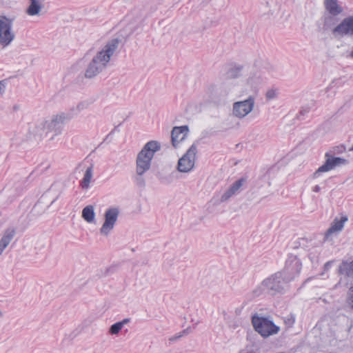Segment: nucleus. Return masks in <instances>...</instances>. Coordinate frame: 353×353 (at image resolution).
Instances as JSON below:
<instances>
[{
  "instance_id": "obj_1",
  "label": "nucleus",
  "mask_w": 353,
  "mask_h": 353,
  "mask_svg": "<svg viewBox=\"0 0 353 353\" xmlns=\"http://www.w3.org/2000/svg\"><path fill=\"white\" fill-rule=\"evenodd\" d=\"M70 121L65 112L52 114L50 118L42 120L30 129L28 139L32 142H39L45 134L49 140H54L61 134L63 125Z\"/></svg>"
},
{
  "instance_id": "obj_2",
  "label": "nucleus",
  "mask_w": 353,
  "mask_h": 353,
  "mask_svg": "<svg viewBox=\"0 0 353 353\" xmlns=\"http://www.w3.org/2000/svg\"><path fill=\"white\" fill-rule=\"evenodd\" d=\"M121 39L114 38L107 42L88 63L85 70L84 76L87 79H93L101 73L110 61L112 56L118 49Z\"/></svg>"
},
{
  "instance_id": "obj_3",
  "label": "nucleus",
  "mask_w": 353,
  "mask_h": 353,
  "mask_svg": "<svg viewBox=\"0 0 353 353\" xmlns=\"http://www.w3.org/2000/svg\"><path fill=\"white\" fill-rule=\"evenodd\" d=\"M161 149L160 143L157 141L148 142L138 153L136 159V184L141 188L145 185L143 174L150 169L154 153Z\"/></svg>"
},
{
  "instance_id": "obj_4",
  "label": "nucleus",
  "mask_w": 353,
  "mask_h": 353,
  "mask_svg": "<svg viewBox=\"0 0 353 353\" xmlns=\"http://www.w3.org/2000/svg\"><path fill=\"white\" fill-rule=\"evenodd\" d=\"M290 282V278L285 276L281 272H278L265 279L253 291L255 296L268 293L270 295L284 293Z\"/></svg>"
},
{
  "instance_id": "obj_5",
  "label": "nucleus",
  "mask_w": 353,
  "mask_h": 353,
  "mask_svg": "<svg viewBox=\"0 0 353 353\" xmlns=\"http://www.w3.org/2000/svg\"><path fill=\"white\" fill-rule=\"evenodd\" d=\"M252 322L255 330L263 337L276 334L279 331V327L265 317L254 316Z\"/></svg>"
},
{
  "instance_id": "obj_6",
  "label": "nucleus",
  "mask_w": 353,
  "mask_h": 353,
  "mask_svg": "<svg viewBox=\"0 0 353 353\" xmlns=\"http://www.w3.org/2000/svg\"><path fill=\"white\" fill-rule=\"evenodd\" d=\"M12 25L13 20L7 17L0 19V46L2 48L8 47L15 39Z\"/></svg>"
},
{
  "instance_id": "obj_7",
  "label": "nucleus",
  "mask_w": 353,
  "mask_h": 353,
  "mask_svg": "<svg viewBox=\"0 0 353 353\" xmlns=\"http://www.w3.org/2000/svg\"><path fill=\"white\" fill-rule=\"evenodd\" d=\"M197 148L193 144L187 152L179 159L177 170L179 172L188 173L194 167Z\"/></svg>"
},
{
  "instance_id": "obj_8",
  "label": "nucleus",
  "mask_w": 353,
  "mask_h": 353,
  "mask_svg": "<svg viewBox=\"0 0 353 353\" xmlns=\"http://www.w3.org/2000/svg\"><path fill=\"white\" fill-rule=\"evenodd\" d=\"M120 210L118 207L108 208L104 213V222L100 228V234L102 236H108L114 229L118 220Z\"/></svg>"
},
{
  "instance_id": "obj_9",
  "label": "nucleus",
  "mask_w": 353,
  "mask_h": 353,
  "mask_svg": "<svg viewBox=\"0 0 353 353\" xmlns=\"http://www.w3.org/2000/svg\"><path fill=\"white\" fill-rule=\"evenodd\" d=\"M325 157L326 161L324 164L320 166L312 175L311 179L312 180L321 178L323 172H327L337 166L345 165L347 163V160L341 157H332L328 152L325 154Z\"/></svg>"
},
{
  "instance_id": "obj_10",
  "label": "nucleus",
  "mask_w": 353,
  "mask_h": 353,
  "mask_svg": "<svg viewBox=\"0 0 353 353\" xmlns=\"http://www.w3.org/2000/svg\"><path fill=\"white\" fill-rule=\"evenodd\" d=\"M255 98L249 96L243 101L234 102L232 105V114L239 119H243L249 114L254 109Z\"/></svg>"
},
{
  "instance_id": "obj_11",
  "label": "nucleus",
  "mask_w": 353,
  "mask_h": 353,
  "mask_svg": "<svg viewBox=\"0 0 353 353\" xmlns=\"http://www.w3.org/2000/svg\"><path fill=\"white\" fill-rule=\"evenodd\" d=\"M301 268L302 263L299 257L296 254H291L288 256L285 268L281 272L285 276L290 277L291 281L299 274Z\"/></svg>"
},
{
  "instance_id": "obj_12",
  "label": "nucleus",
  "mask_w": 353,
  "mask_h": 353,
  "mask_svg": "<svg viewBox=\"0 0 353 353\" xmlns=\"http://www.w3.org/2000/svg\"><path fill=\"white\" fill-rule=\"evenodd\" d=\"M332 34L336 38L344 37L353 38V16L344 18L332 28Z\"/></svg>"
},
{
  "instance_id": "obj_13",
  "label": "nucleus",
  "mask_w": 353,
  "mask_h": 353,
  "mask_svg": "<svg viewBox=\"0 0 353 353\" xmlns=\"http://www.w3.org/2000/svg\"><path fill=\"white\" fill-rule=\"evenodd\" d=\"M338 274L341 276L339 285L347 286L351 283L353 279V260L349 259L343 261L339 266Z\"/></svg>"
},
{
  "instance_id": "obj_14",
  "label": "nucleus",
  "mask_w": 353,
  "mask_h": 353,
  "mask_svg": "<svg viewBox=\"0 0 353 353\" xmlns=\"http://www.w3.org/2000/svg\"><path fill=\"white\" fill-rule=\"evenodd\" d=\"M188 132V127L187 125L173 128L171 133V139L174 148H176L179 142L185 139Z\"/></svg>"
},
{
  "instance_id": "obj_15",
  "label": "nucleus",
  "mask_w": 353,
  "mask_h": 353,
  "mask_svg": "<svg viewBox=\"0 0 353 353\" xmlns=\"http://www.w3.org/2000/svg\"><path fill=\"white\" fill-rule=\"evenodd\" d=\"M16 235V229L10 227L5 230L0 239V256L3 254L5 249L10 245L14 236Z\"/></svg>"
},
{
  "instance_id": "obj_16",
  "label": "nucleus",
  "mask_w": 353,
  "mask_h": 353,
  "mask_svg": "<svg viewBox=\"0 0 353 353\" xmlns=\"http://www.w3.org/2000/svg\"><path fill=\"white\" fill-rule=\"evenodd\" d=\"M244 179H241L235 181L221 196L220 201L225 202L232 196L236 195L241 191V188L244 183Z\"/></svg>"
},
{
  "instance_id": "obj_17",
  "label": "nucleus",
  "mask_w": 353,
  "mask_h": 353,
  "mask_svg": "<svg viewBox=\"0 0 353 353\" xmlns=\"http://www.w3.org/2000/svg\"><path fill=\"white\" fill-rule=\"evenodd\" d=\"M347 219L345 216H343L341 219V220H338L335 219L333 223L331 224V226L327 229L325 234L324 241H329L332 239V235L334 233L339 232L342 230L344 226V223L347 221Z\"/></svg>"
},
{
  "instance_id": "obj_18",
  "label": "nucleus",
  "mask_w": 353,
  "mask_h": 353,
  "mask_svg": "<svg viewBox=\"0 0 353 353\" xmlns=\"http://www.w3.org/2000/svg\"><path fill=\"white\" fill-rule=\"evenodd\" d=\"M325 11L332 16H338L343 12V8L339 4L338 0H324Z\"/></svg>"
},
{
  "instance_id": "obj_19",
  "label": "nucleus",
  "mask_w": 353,
  "mask_h": 353,
  "mask_svg": "<svg viewBox=\"0 0 353 353\" xmlns=\"http://www.w3.org/2000/svg\"><path fill=\"white\" fill-rule=\"evenodd\" d=\"M263 77L260 71L251 72L247 79V84L252 90H256L263 83Z\"/></svg>"
},
{
  "instance_id": "obj_20",
  "label": "nucleus",
  "mask_w": 353,
  "mask_h": 353,
  "mask_svg": "<svg viewBox=\"0 0 353 353\" xmlns=\"http://www.w3.org/2000/svg\"><path fill=\"white\" fill-rule=\"evenodd\" d=\"M89 105L90 103L88 101H81L77 105L71 107L68 111H65V113L68 116L69 119L71 120L81 112L88 108Z\"/></svg>"
},
{
  "instance_id": "obj_21",
  "label": "nucleus",
  "mask_w": 353,
  "mask_h": 353,
  "mask_svg": "<svg viewBox=\"0 0 353 353\" xmlns=\"http://www.w3.org/2000/svg\"><path fill=\"white\" fill-rule=\"evenodd\" d=\"M42 7L41 0H30V4L26 8V13L29 16H39Z\"/></svg>"
},
{
  "instance_id": "obj_22",
  "label": "nucleus",
  "mask_w": 353,
  "mask_h": 353,
  "mask_svg": "<svg viewBox=\"0 0 353 353\" xmlns=\"http://www.w3.org/2000/svg\"><path fill=\"white\" fill-rule=\"evenodd\" d=\"M245 66L240 64H234L230 67L227 72L229 78L236 79L243 75Z\"/></svg>"
},
{
  "instance_id": "obj_23",
  "label": "nucleus",
  "mask_w": 353,
  "mask_h": 353,
  "mask_svg": "<svg viewBox=\"0 0 353 353\" xmlns=\"http://www.w3.org/2000/svg\"><path fill=\"white\" fill-rule=\"evenodd\" d=\"M82 217L88 223H93L95 219L94 208L92 205H87L82 210Z\"/></svg>"
},
{
  "instance_id": "obj_24",
  "label": "nucleus",
  "mask_w": 353,
  "mask_h": 353,
  "mask_svg": "<svg viewBox=\"0 0 353 353\" xmlns=\"http://www.w3.org/2000/svg\"><path fill=\"white\" fill-rule=\"evenodd\" d=\"M208 93L214 99L226 96L228 94V92L223 90V87L212 85L208 88Z\"/></svg>"
},
{
  "instance_id": "obj_25",
  "label": "nucleus",
  "mask_w": 353,
  "mask_h": 353,
  "mask_svg": "<svg viewBox=\"0 0 353 353\" xmlns=\"http://www.w3.org/2000/svg\"><path fill=\"white\" fill-rule=\"evenodd\" d=\"M93 176V167L92 165L87 168L84 176L81 181V187L83 189H87L90 183L91 179Z\"/></svg>"
},
{
  "instance_id": "obj_26",
  "label": "nucleus",
  "mask_w": 353,
  "mask_h": 353,
  "mask_svg": "<svg viewBox=\"0 0 353 353\" xmlns=\"http://www.w3.org/2000/svg\"><path fill=\"white\" fill-rule=\"evenodd\" d=\"M335 17L336 16H332L331 14L324 16V17H323V29L324 30H328L330 28L333 27L336 24V21L334 19Z\"/></svg>"
},
{
  "instance_id": "obj_27",
  "label": "nucleus",
  "mask_w": 353,
  "mask_h": 353,
  "mask_svg": "<svg viewBox=\"0 0 353 353\" xmlns=\"http://www.w3.org/2000/svg\"><path fill=\"white\" fill-rule=\"evenodd\" d=\"M269 178H271V181L268 182L269 185H274L276 183V180L281 176L279 173H275L274 169L269 170L268 173Z\"/></svg>"
},
{
  "instance_id": "obj_28",
  "label": "nucleus",
  "mask_w": 353,
  "mask_h": 353,
  "mask_svg": "<svg viewBox=\"0 0 353 353\" xmlns=\"http://www.w3.org/2000/svg\"><path fill=\"white\" fill-rule=\"evenodd\" d=\"M279 94V90L276 88H271L268 90L265 93V98L268 101L274 99L277 97Z\"/></svg>"
},
{
  "instance_id": "obj_29",
  "label": "nucleus",
  "mask_w": 353,
  "mask_h": 353,
  "mask_svg": "<svg viewBox=\"0 0 353 353\" xmlns=\"http://www.w3.org/2000/svg\"><path fill=\"white\" fill-rule=\"evenodd\" d=\"M319 253L318 250L316 249H314L310 252L308 256L311 262L314 264H316L319 261Z\"/></svg>"
},
{
  "instance_id": "obj_30",
  "label": "nucleus",
  "mask_w": 353,
  "mask_h": 353,
  "mask_svg": "<svg viewBox=\"0 0 353 353\" xmlns=\"http://www.w3.org/2000/svg\"><path fill=\"white\" fill-rule=\"evenodd\" d=\"M122 328L123 327H121V324L119 322H117L110 326L109 332L111 334L116 335L119 333Z\"/></svg>"
},
{
  "instance_id": "obj_31",
  "label": "nucleus",
  "mask_w": 353,
  "mask_h": 353,
  "mask_svg": "<svg viewBox=\"0 0 353 353\" xmlns=\"http://www.w3.org/2000/svg\"><path fill=\"white\" fill-rule=\"evenodd\" d=\"M347 299L350 307L353 309V286H352L349 290Z\"/></svg>"
},
{
  "instance_id": "obj_32",
  "label": "nucleus",
  "mask_w": 353,
  "mask_h": 353,
  "mask_svg": "<svg viewBox=\"0 0 353 353\" xmlns=\"http://www.w3.org/2000/svg\"><path fill=\"white\" fill-rule=\"evenodd\" d=\"M295 322V319L293 316L287 317L285 319V323L288 327H292Z\"/></svg>"
},
{
  "instance_id": "obj_33",
  "label": "nucleus",
  "mask_w": 353,
  "mask_h": 353,
  "mask_svg": "<svg viewBox=\"0 0 353 353\" xmlns=\"http://www.w3.org/2000/svg\"><path fill=\"white\" fill-rule=\"evenodd\" d=\"M6 85L3 81H0V94H2L5 92Z\"/></svg>"
},
{
  "instance_id": "obj_34",
  "label": "nucleus",
  "mask_w": 353,
  "mask_h": 353,
  "mask_svg": "<svg viewBox=\"0 0 353 353\" xmlns=\"http://www.w3.org/2000/svg\"><path fill=\"white\" fill-rule=\"evenodd\" d=\"M332 263H333V261H327V263H325L324 265V270L325 271H327L330 268Z\"/></svg>"
},
{
  "instance_id": "obj_35",
  "label": "nucleus",
  "mask_w": 353,
  "mask_h": 353,
  "mask_svg": "<svg viewBox=\"0 0 353 353\" xmlns=\"http://www.w3.org/2000/svg\"><path fill=\"white\" fill-rule=\"evenodd\" d=\"M130 319H124L123 320H122L121 321H119V323L121 324V327H123L125 325H126L127 323H128L130 322Z\"/></svg>"
},
{
  "instance_id": "obj_36",
  "label": "nucleus",
  "mask_w": 353,
  "mask_h": 353,
  "mask_svg": "<svg viewBox=\"0 0 353 353\" xmlns=\"http://www.w3.org/2000/svg\"><path fill=\"white\" fill-rule=\"evenodd\" d=\"M320 190H321V187H320L319 185H315L312 188V191L314 192H319Z\"/></svg>"
},
{
  "instance_id": "obj_37",
  "label": "nucleus",
  "mask_w": 353,
  "mask_h": 353,
  "mask_svg": "<svg viewBox=\"0 0 353 353\" xmlns=\"http://www.w3.org/2000/svg\"><path fill=\"white\" fill-rule=\"evenodd\" d=\"M182 336L181 334H179V335H176V336H172L170 339V341H174L176 340H177L178 339L181 338Z\"/></svg>"
},
{
  "instance_id": "obj_38",
  "label": "nucleus",
  "mask_w": 353,
  "mask_h": 353,
  "mask_svg": "<svg viewBox=\"0 0 353 353\" xmlns=\"http://www.w3.org/2000/svg\"><path fill=\"white\" fill-rule=\"evenodd\" d=\"M239 353H256V352L253 350H243L240 351Z\"/></svg>"
},
{
  "instance_id": "obj_39",
  "label": "nucleus",
  "mask_w": 353,
  "mask_h": 353,
  "mask_svg": "<svg viewBox=\"0 0 353 353\" xmlns=\"http://www.w3.org/2000/svg\"><path fill=\"white\" fill-rule=\"evenodd\" d=\"M14 110H17L19 108V105H15L14 107H13Z\"/></svg>"
},
{
  "instance_id": "obj_40",
  "label": "nucleus",
  "mask_w": 353,
  "mask_h": 353,
  "mask_svg": "<svg viewBox=\"0 0 353 353\" xmlns=\"http://www.w3.org/2000/svg\"><path fill=\"white\" fill-rule=\"evenodd\" d=\"M350 56L353 58V47L350 52Z\"/></svg>"
},
{
  "instance_id": "obj_41",
  "label": "nucleus",
  "mask_w": 353,
  "mask_h": 353,
  "mask_svg": "<svg viewBox=\"0 0 353 353\" xmlns=\"http://www.w3.org/2000/svg\"><path fill=\"white\" fill-rule=\"evenodd\" d=\"M3 16H0V19H3Z\"/></svg>"
}]
</instances>
